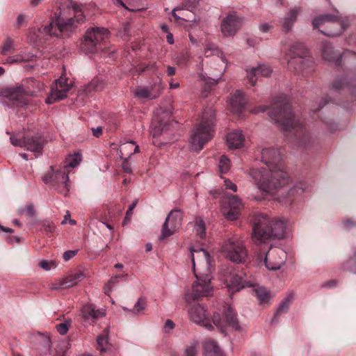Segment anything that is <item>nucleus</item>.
Returning <instances> with one entry per match:
<instances>
[{"label": "nucleus", "instance_id": "obj_1", "mask_svg": "<svg viewBox=\"0 0 356 356\" xmlns=\"http://www.w3.org/2000/svg\"><path fill=\"white\" fill-rule=\"evenodd\" d=\"M261 154L266 167L252 169L250 175L264 196L273 195L288 184V175L277 150L264 148Z\"/></svg>", "mask_w": 356, "mask_h": 356}, {"label": "nucleus", "instance_id": "obj_2", "mask_svg": "<svg viewBox=\"0 0 356 356\" xmlns=\"http://www.w3.org/2000/svg\"><path fill=\"white\" fill-rule=\"evenodd\" d=\"M56 4L57 10L50 22L38 29L37 38L70 36L86 20L81 3L72 0H58Z\"/></svg>", "mask_w": 356, "mask_h": 356}, {"label": "nucleus", "instance_id": "obj_3", "mask_svg": "<svg viewBox=\"0 0 356 356\" xmlns=\"http://www.w3.org/2000/svg\"><path fill=\"white\" fill-rule=\"evenodd\" d=\"M189 320L209 330L213 328L211 321L222 332L238 330L240 328L236 314L229 305L223 306L222 311L216 312L212 318L205 305L197 303L188 309Z\"/></svg>", "mask_w": 356, "mask_h": 356}, {"label": "nucleus", "instance_id": "obj_4", "mask_svg": "<svg viewBox=\"0 0 356 356\" xmlns=\"http://www.w3.org/2000/svg\"><path fill=\"white\" fill-rule=\"evenodd\" d=\"M286 229V221L270 218L264 214H257L252 222L251 239L257 245L266 243L273 238H283Z\"/></svg>", "mask_w": 356, "mask_h": 356}, {"label": "nucleus", "instance_id": "obj_5", "mask_svg": "<svg viewBox=\"0 0 356 356\" xmlns=\"http://www.w3.org/2000/svg\"><path fill=\"white\" fill-rule=\"evenodd\" d=\"M81 159L79 153L69 155L58 167L50 166L49 171L42 177L43 181L51 184L59 193L67 195L70 188L69 174L72 168L79 165Z\"/></svg>", "mask_w": 356, "mask_h": 356}, {"label": "nucleus", "instance_id": "obj_6", "mask_svg": "<svg viewBox=\"0 0 356 356\" xmlns=\"http://www.w3.org/2000/svg\"><path fill=\"white\" fill-rule=\"evenodd\" d=\"M215 112L212 108H206L201 116L200 122L194 128L190 138V149L199 152L213 136Z\"/></svg>", "mask_w": 356, "mask_h": 356}, {"label": "nucleus", "instance_id": "obj_7", "mask_svg": "<svg viewBox=\"0 0 356 356\" xmlns=\"http://www.w3.org/2000/svg\"><path fill=\"white\" fill-rule=\"evenodd\" d=\"M196 281L193 282L191 288L185 293V300L188 302L201 299L204 297L212 296L213 286L212 284V272L200 271L194 273Z\"/></svg>", "mask_w": 356, "mask_h": 356}, {"label": "nucleus", "instance_id": "obj_8", "mask_svg": "<svg viewBox=\"0 0 356 356\" xmlns=\"http://www.w3.org/2000/svg\"><path fill=\"white\" fill-rule=\"evenodd\" d=\"M221 250L225 257L234 263H245L248 257V250L241 236L228 238Z\"/></svg>", "mask_w": 356, "mask_h": 356}, {"label": "nucleus", "instance_id": "obj_9", "mask_svg": "<svg viewBox=\"0 0 356 356\" xmlns=\"http://www.w3.org/2000/svg\"><path fill=\"white\" fill-rule=\"evenodd\" d=\"M268 115L284 131L294 130L296 133L301 124L299 120H295L291 108L288 104L277 106L276 108H273L268 112Z\"/></svg>", "mask_w": 356, "mask_h": 356}, {"label": "nucleus", "instance_id": "obj_10", "mask_svg": "<svg viewBox=\"0 0 356 356\" xmlns=\"http://www.w3.org/2000/svg\"><path fill=\"white\" fill-rule=\"evenodd\" d=\"M108 31L102 27L88 29L81 42V50L84 52L95 53L102 48V44L108 38Z\"/></svg>", "mask_w": 356, "mask_h": 356}, {"label": "nucleus", "instance_id": "obj_11", "mask_svg": "<svg viewBox=\"0 0 356 356\" xmlns=\"http://www.w3.org/2000/svg\"><path fill=\"white\" fill-rule=\"evenodd\" d=\"M11 144L15 147H24L27 151L35 154V157H38L41 154L44 140L40 135L30 136L29 135L23 136L21 134H13L10 137Z\"/></svg>", "mask_w": 356, "mask_h": 356}, {"label": "nucleus", "instance_id": "obj_12", "mask_svg": "<svg viewBox=\"0 0 356 356\" xmlns=\"http://www.w3.org/2000/svg\"><path fill=\"white\" fill-rule=\"evenodd\" d=\"M313 26L314 28H319L321 26L327 25V27L337 29L336 31H328L325 32L320 30L323 34L329 36H337L341 34L342 31L348 26L341 20L338 15H321L313 20Z\"/></svg>", "mask_w": 356, "mask_h": 356}, {"label": "nucleus", "instance_id": "obj_13", "mask_svg": "<svg viewBox=\"0 0 356 356\" xmlns=\"http://www.w3.org/2000/svg\"><path fill=\"white\" fill-rule=\"evenodd\" d=\"M183 215L180 210H172L168 215L161 229L160 240H164L175 234L181 227Z\"/></svg>", "mask_w": 356, "mask_h": 356}, {"label": "nucleus", "instance_id": "obj_14", "mask_svg": "<svg viewBox=\"0 0 356 356\" xmlns=\"http://www.w3.org/2000/svg\"><path fill=\"white\" fill-rule=\"evenodd\" d=\"M194 273L213 271L210 254L203 248H191Z\"/></svg>", "mask_w": 356, "mask_h": 356}, {"label": "nucleus", "instance_id": "obj_15", "mask_svg": "<svg viewBox=\"0 0 356 356\" xmlns=\"http://www.w3.org/2000/svg\"><path fill=\"white\" fill-rule=\"evenodd\" d=\"M286 257V252L283 249L270 247L265 254L264 262L268 269L278 270L285 264Z\"/></svg>", "mask_w": 356, "mask_h": 356}, {"label": "nucleus", "instance_id": "obj_16", "mask_svg": "<svg viewBox=\"0 0 356 356\" xmlns=\"http://www.w3.org/2000/svg\"><path fill=\"white\" fill-rule=\"evenodd\" d=\"M222 204L223 215L226 219L229 220L238 219L243 208L242 202L238 196H227Z\"/></svg>", "mask_w": 356, "mask_h": 356}, {"label": "nucleus", "instance_id": "obj_17", "mask_svg": "<svg viewBox=\"0 0 356 356\" xmlns=\"http://www.w3.org/2000/svg\"><path fill=\"white\" fill-rule=\"evenodd\" d=\"M83 273L78 270L72 273L66 277L56 280L49 284V289L51 290L65 289L76 286L79 282L84 279Z\"/></svg>", "mask_w": 356, "mask_h": 356}, {"label": "nucleus", "instance_id": "obj_18", "mask_svg": "<svg viewBox=\"0 0 356 356\" xmlns=\"http://www.w3.org/2000/svg\"><path fill=\"white\" fill-rule=\"evenodd\" d=\"M70 88L71 85L67 83V79L61 76L56 81L55 86L52 88L49 96L46 99V103L51 104L56 101L63 99L67 97V93Z\"/></svg>", "mask_w": 356, "mask_h": 356}, {"label": "nucleus", "instance_id": "obj_19", "mask_svg": "<svg viewBox=\"0 0 356 356\" xmlns=\"http://www.w3.org/2000/svg\"><path fill=\"white\" fill-rule=\"evenodd\" d=\"M31 91H25L21 86L7 88L0 92V96H3L11 100L17 102V105L23 106L27 104L28 95H32Z\"/></svg>", "mask_w": 356, "mask_h": 356}, {"label": "nucleus", "instance_id": "obj_20", "mask_svg": "<svg viewBox=\"0 0 356 356\" xmlns=\"http://www.w3.org/2000/svg\"><path fill=\"white\" fill-rule=\"evenodd\" d=\"M242 26V19L235 14L225 17L221 23V31L224 36H232L236 34Z\"/></svg>", "mask_w": 356, "mask_h": 356}, {"label": "nucleus", "instance_id": "obj_21", "mask_svg": "<svg viewBox=\"0 0 356 356\" xmlns=\"http://www.w3.org/2000/svg\"><path fill=\"white\" fill-rule=\"evenodd\" d=\"M252 285V282L248 279L245 274H232L227 280V287L229 291L234 293Z\"/></svg>", "mask_w": 356, "mask_h": 356}, {"label": "nucleus", "instance_id": "obj_22", "mask_svg": "<svg viewBox=\"0 0 356 356\" xmlns=\"http://www.w3.org/2000/svg\"><path fill=\"white\" fill-rule=\"evenodd\" d=\"M218 58L222 63V65L218 69V74H213L214 77H209L203 73L199 74V78L203 83L202 86L204 92L210 90L213 86H216L218 83L219 80L222 76L223 72L225 71L226 60L223 56L218 57Z\"/></svg>", "mask_w": 356, "mask_h": 356}, {"label": "nucleus", "instance_id": "obj_23", "mask_svg": "<svg viewBox=\"0 0 356 356\" xmlns=\"http://www.w3.org/2000/svg\"><path fill=\"white\" fill-rule=\"evenodd\" d=\"M290 53L292 56V60L289 61L290 66L295 63L298 62L303 64L310 60L309 52L303 44H297L293 45L290 49Z\"/></svg>", "mask_w": 356, "mask_h": 356}, {"label": "nucleus", "instance_id": "obj_24", "mask_svg": "<svg viewBox=\"0 0 356 356\" xmlns=\"http://www.w3.org/2000/svg\"><path fill=\"white\" fill-rule=\"evenodd\" d=\"M81 314L86 322L90 323L92 321L105 316V309H97L94 305L88 303L81 309Z\"/></svg>", "mask_w": 356, "mask_h": 356}, {"label": "nucleus", "instance_id": "obj_25", "mask_svg": "<svg viewBox=\"0 0 356 356\" xmlns=\"http://www.w3.org/2000/svg\"><path fill=\"white\" fill-rule=\"evenodd\" d=\"M272 72L270 67L264 65H260L257 67L247 69V77L252 86H254L257 81V76H268Z\"/></svg>", "mask_w": 356, "mask_h": 356}, {"label": "nucleus", "instance_id": "obj_26", "mask_svg": "<svg viewBox=\"0 0 356 356\" xmlns=\"http://www.w3.org/2000/svg\"><path fill=\"white\" fill-rule=\"evenodd\" d=\"M226 142L229 149H239L244 146L245 138L241 131L234 130L227 134Z\"/></svg>", "mask_w": 356, "mask_h": 356}, {"label": "nucleus", "instance_id": "obj_27", "mask_svg": "<svg viewBox=\"0 0 356 356\" xmlns=\"http://www.w3.org/2000/svg\"><path fill=\"white\" fill-rule=\"evenodd\" d=\"M250 287L253 288L254 295L257 297L260 304L268 303L273 297L271 293L262 286L255 285L252 283Z\"/></svg>", "mask_w": 356, "mask_h": 356}, {"label": "nucleus", "instance_id": "obj_28", "mask_svg": "<svg viewBox=\"0 0 356 356\" xmlns=\"http://www.w3.org/2000/svg\"><path fill=\"white\" fill-rule=\"evenodd\" d=\"M233 112L239 113L245 104V100L242 91L237 90L231 97L229 100Z\"/></svg>", "mask_w": 356, "mask_h": 356}, {"label": "nucleus", "instance_id": "obj_29", "mask_svg": "<svg viewBox=\"0 0 356 356\" xmlns=\"http://www.w3.org/2000/svg\"><path fill=\"white\" fill-rule=\"evenodd\" d=\"M172 15L177 22L183 20L185 22H194L195 17L194 14L188 10L183 9L179 7L174 8L172 11Z\"/></svg>", "mask_w": 356, "mask_h": 356}, {"label": "nucleus", "instance_id": "obj_30", "mask_svg": "<svg viewBox=\"0 0 356 356\" xmlns=\"http://www.w3.org/2000/svg\"><path fill=\"white\" fill-rule=\"evenodd\" d=\"M203 349L204 356H221L216 342L211 339H207L203 342Z\"/></svg>", "mask_w": 356, "mask_h": 356}, {"label": "nucleus", "instance_id": "obj_31", "mask_svg": "<svg viewBox=\"0 0 356 356\" xmlns=\"http://www.w3.org/2000/svg\"><path fill=\"white\" fill-rule=\"evenodd\" d=\"M322 56L323 59L326 60L338 63L340 54L334 51L330 43L325 42L323 44Z\"/></svg>", "mask_w": 356, "mask_h": 356}, {"label": "nucleus", "instance_id": "obj_32", "mask_svg": "<svg viewBox=\"0 0 356 356\" xmlns=\"http://www.w3.org/2000/svg\"><path fill=\"white\" fill-rule=\"evenodd\" d=\"M115 3L128 10L138 11L144 9L143 0H115Z\"/></svg>", "mask_w": 356, "mask_h": 356}, {"label": "nucleus", "instance_id": "obj_33", "mask_svg": "<svg viewBox=\"0 0 356 356\" xmlns=\"http://www.w3.org/2000/svg\"><path fill=\"white\" fill-rule=\"evenodd\" d=\"M300 11V8L291 9L288 13L287 17L283 19V29L285 31H289L291 29Z\"/></svg>", "mask_w": 356, "mask_h": 356}, {"label": "nucleus", "instance_id": "obj_34", "mask_svg": "<svg viewBox=\"0 0 356 356\" xmlns=\"http://www.w3.org/2000/svg\"><path fill=\"white\" fill-rule=\"evenodd\" d=\"M108 329H105L102 334L97 337V349L102 353L106 352L110 348V345L108 341Z\"/></svg>", "mask_w": 356, "mask_h": 356}, {"label": "nucleus", "instance_id": "obj_35", "mask_svg": "<svg viewBox=\"0 0 356 356\" xmlns=\"http://www.w3.org/2000/svg\"><path fill=\"white\" fill-rule=\"evenodd\" d=\"M133 149V152H131L129 156L130 157L133 154L137 153L139 152V147L136 145L134 141H128L125 143L122 144L120 146V156L121 159L126 154V152L128 151H131Z\"/></svg>", "mask_w": 356, "mask_h": 356}, {"label": "nucleus", "instance_id": "obj_36", "mask_svg": "<svg viewBox=\"0 0 356 356\" xmlns=\"http://www.w3.org/2000/svg\"><path fill=\"white\" fill-rule=\"evenodd\" d=\"M134 95L140 99H155L159 97V94H152L151 90L145 87H137Z\"/></svg>", "mask_w": 356, "mask_h": 356}, {"label": "nucleus", "instance_id": "obj_37", "mask_svg": "<svg viewBox=\"0 0 356 356\" xmlns=\"http://www.w3.org/2000/svg\"><path fill=\"white\" fill-rule=\"evenodd\" d=\"M146 307V302L143 298H139L138 301L134 305V307L132 309H127L124 307L123 309L124 311H127L133 315H139L140 314L143 310Z\"/></svg>", "mask_w": 356, "mask_h": 356}, {"label": "nucleus", "instance_id": "obj_38", "mask_svg": "<svg viewBox=\"0 0 356 356\" xmlns=\"http://www.w3.org/2000/svg\"><path fill=\"white\" fill-rule=\"evenodd\" d=\"M292 299H293L292 295H289L281 302V303L275 313V316H277L278 315H281L282 314H285L288 312V310L289 309V306L292 301Z\"/></svg>", "mask_w": 356, "mask_h": 356}, {"label": "nucleus", "instance_id": "obj_39", "mask_svg": "<svg viewBox=\"0 0 356 356\" xmlns=\"http://www.w3.org/2000/svg\"><path fill=\"white\" fill-rule=\"evenodd\" d=\"M230 168V161L225 155L220 156L218 163V169L220 173H227Z\"/></svg>", "mask_w": 356, "mask_h": 356}, {"label": "nucleus", "instance_id": "obj_40", "mask_svg": "<svg viewBox=\"0 0 356 356\" xmlns=\"http://www.w3.org/2000/svg\"><path fill=\"white\" fill-rule=\"evenodd\" d=\"M195 230L197 235L200 236V238H204L205 236V226L204 222L200 218H197L195 220Z\"/></svg>", "mask_w": 356, "mask_h": 356}, {"label": "nucleus", "instance_id": "obj_41", "mask_svg": "<svg viewBox=\"0 0 356 356\" xmlns=\"http://www.w3.org/2000/svg\"><path fill=\"white\" fill-rule=\"evenodd\" d=\"M305 191V184L300 182L291 188L288 193L289 196L299 195Z\"/></svg>", "mask_w": 356, "mask_h": 356}, {"label": "nucleus", "instance_id": "obj_42", "mask_svg": "<svg viewBox=\"0 0 356 356\" xmlns=\"http://www.w3.org/2000/svg\"><path fill=\"white\" fill-rule=\"evenodd\" d=\"M120 277L119 275H114L109 280L104 288L105 294L110 295L112 291L113 286L119 282Z\"/></svg>", "mask_w": 356, "mask_h": 356}, {"label": "nucleus", "instance_id": "obj_43", "mask_svg": "<svg viewBox=\"0 0 356 356\" xmlns=\"http://www.w3.org/2000/svg\"><path fill=\"white\" fill-rule=\"evenodd\" d=\"M102 87V81H100L99 79H95L86 86V91L90 92L93 90H101Z\"/></svg>", "mask_w": 356, "mask_h": 356}, {"label": "nucleus", "instance_id": "obj_44", "mask_svg": "<svg viewBox=\"0 0 356 356\" xmlns=\"http://www.w3.org/2000/svg\"><path fill=\"white\" fill-rule=\"evenodd\" d=\"M17 213L19 215L27 214L29 216H33L35 213L33 204H30L26 207L19 208Z\"/></svg>", "mask_w": 356, "mask_h": 356}, {"label": "nucleus", "instance_id": "obj_45", "mask_svg": "<svg viewBox=\"0 0 356 356\" xmlns=\"http://www.w3.org/2000/svg\"><path fill=\"white\" fill-rule=\"evenodd\" d=\"M40 229L43 232H45L46 233L51 234L55 231V225L51 221L44 220L40 222Z\"/></svg>", "mask_w": 356, "mask_h": 356}, {"label": "nucleus", "instance_id": "obj_46", "mask_svg": "<svg viewBox=\"0 0 356 356\" xmlns=\"http://www.w3.org/2000/svg\"><path fill=\"white\" fill-rule=\"evenodd\" d=\"M13 49V41L10 38H7L1 47L0 53L2 55H6L8 52Z\"/></svg>", "mask_w": 356, "mask_h": 356}, {"label": "nucleus", "instance_id": "obj_47", "mask_svg": "<svg viewBox=\"0 0 356 356\" xmlns=\"http://www.w3.org/2000/svg\"><path fill=\"white\" fill-rule=\"evenodd\" d=\"M198 350V343L193 342L185 350L186 356H196Z\"/></svg>", "mask_w": 356, "mask_h": 356}, {"label": "nucleus", "instance_id": "obj_48", "mask_svg": "<svg viewBox=\"0 0 356 356\" xmlns=\"http://www.w3.org/2000/svg\"><path fill=\"white\" fill-rule=\"evenodd\" d=\"M13 57H14V60H18L17 63H22L32 60L33 55L31 54H20L18 55L13 56Z\"/></svg>", "mask_w": 356, "mask_h": 356}, {"label": "nucleus", "instance_id": "obj_49", "mask_svg": "<svg viewBox=\"0 0 356 356\" xmlns=\"http://www.w3.org/2000/svg\"><path fill=\"white\" fill-rule=\"evenodd\" d=\"M129 156L127 158H122V168L124 172L131 174L132 172L131 163H129Z\"/></svg>", "mask_w": 356, "mask_h": 356}, {"label": "nucleus", "instance_id": "obj_50", "mask_svg": "<svg viewBox=\"0 0 356 356\" xmlns=\"http://www.w3.org/2000/svg\"><path fill=\"white\" fill-rule=\"evenodd\" d=\"M218 49L216 48L214 44H209L208 45L204 50V55L207 57H209L210 56H212L215 54L216 53H218Z\"/></svg>", "mask_w": 356, "mask_h": 356}, {"label": "nucleus", "instance_id": "obj_51", "mask_svg": "<svg viewBox=\"0 0 356 356\" xmlns=\"http://www.w3.org/2000/svg\"><path fill=\"white\" fill-rule=\"evenodd\" d=\"M40 266L42 268L46 270H49L52 268L55 267V263L54 261H46V260H42L40 263Z\"/></svg>", "mask_w": 356, "mask_h": 356}, {"label": "nucleus", "instance_id": "obj_52", "mask_svg": "<svg viewBox=\"0 0 356 356\" xmlns=\"http://www.w3.org/2000/svg\"><path fill=\"white\" fill-rule=\"evenodd\" d=\"M224 184L227 189H230L234 192H236L237 191V186L236 185L233 183L229 179H224Z\"/></svg>", "mask_w": 356, "mask_h": 356}, {"label": "nucleus", "instance_id": "obj_53", "mask_svg": "<svg viewBox=\"0 0 356 356\" xmlns=\"http://www.w3.org/2000/svg\"><path fill=\"white\" fill-rule=\"evenodd\" d=\"M56 330L60 334L64 335L68 331V326L66 323H60L56 325Z\"/></svg>", "mask_w": 356, "mask_h": 356}, {"label": "nucleus", "instance_id": "obj_54", "mask_svg": "<svg viewBox=\"0 0 356 356\" xmlns=\"http://www.w3.org/2000/svg\"><path fill=\"white\" fill-rule=\"evenodd\" d=\"M175 327V323L170 319L165 321L164 324V330L165 332H170Z\"/></svg>", "mask_w": 356, "mask_h": 356}, {"label": "nucleus", "instance_id": "obj_55", "mask_svg": "<svg viewBox=\"0 0 356 356\" xmlns=\"http://www.w3.org/2000/svg\"><path fill=\"white\" fill-rule=\"evenodd\" d=\"M76 253L77 250H68L63 253V257L65 261H69L73 257H74Z\"/></svg>", "mask_w": 356, "mask_h": 356}, {"label": "nucleus", "instance_id": "obj_56", "mask_svg": "<svg viewBox=\"0 0 356 356\" xmlns=\"http://www.w3.org/2000/svg\"><path fill=\"white\" fill-rule=\"evenodd\" d=\"M25 17L26 16L24 14L19 15L16 21V26L19 27L20 26H22L25 22Z\"/></svg>", "mask_w": 356, "mask_h": 356}, {"label": "nucleus", "instance_id": "obj_57", "mask_svg": "<svg viewBox=\"0 0 356 356\" xmlns=\"http://www.w3.org/2000/svg\"><path fill=\"white\" fill-rule=\"evenodd\" d=\"M271 29V26L269 24L264 23L260 24L259 30L263 33L268 32Z\"/></svg>", "mask_w": 356, "mask_h": 356}, {"label": "nucleus", "instance_id": "obj_58", "mask_svg": "<svg viewBox=\"0 0 356 356\" xmlns=\"http://www.w3.org/2000/svg\"><path fill=\"white\" fill-rule=\"evenodd\" d=\"M93 136L98 138L102 134V128L98 127L97 128H92Z\"/></svg>", "mask_w": 356, "mask_h": 356}, {"label": "nucleus", "instance_id": "obj_59", "mask_svg": "<svg viewBox=\"0 0 356 356\" xmlns=\"http://www.w3.org/2000/svg\"><path fill=\"white\" fill-rule=\"evenodd\" d=\"M136 204H137V201H135L129 207L127 211V216H132V212H133V210L136 207Z\"/></svg>", "mask_w": 356, "mask_h": 356}, {"label": "nucleus", "instance_id": "obj_60", "mask_svg": "<svg viewBox=\"0 0 356 356\" xmlns=\"http://www.w3.org/2000/svg\"><path fill=\"white\" fill-rule=\"evenodd\" d=\"M44 1L45 0H30V5L32 7H36Z\"/></svg>", "mask_w": 356, "mask_h": 356}, {"label": "nucleus", "instance_id": "obj_61", "mask_svg": "<svg viewBox=\"0 0 356 356\" xmlns=\"http://www.w3.org/2000/svg\"><path fill=\"white\" fill-rule=\"evenodd\" d=\"M166 39H167V42H168L170 44H174V38H173V35H172L170 32H168L167 35H166Z\"/></svg>", "mask_w": 356, "mask_h": 356}, {"label": "nucleus", "instance_id": "obj_62", "mask_svg": "<svg viewBox=\"0 0 356 356\" xmlns=\"http://www.w3.org/2000/svg\"><path fill=\"white\" fill-rule=\"evenodd\" d=\"M167 74L168 76H172L175 74V68L172 66L167 67Z\"/></svg>", "mask_w": 356, "mask_h": 356}, {"label": "nucleus", "instance_id": "obj_63", "mask_svg": "<svg viewBox=\"0 0 356 356\" xmlns=\"http://www.w3.org/2000/svg\"><path fill=\"white\" fill-rule=\"evenodd\" d=\"M344 225L347 229H350L354 225V223L351 220L348 219L344 221Z\"/></svg>", "mask_w": 356, "mask_h": 356}, {"label": "nucleus", "instance_id": "obj_64", "mask_svg": "<svg viewBox=\"0 0 356 356\" xmlns=\"http://www.w3.org/2000/svg\"><path fill=\"white\" fill-rule=\"evenodd\" d=\"M17 60H14V57L13 56H9L6 58V61H5V63H8V64H13V63H17Z\"/></svg>", "mask_w": 356, "mask_h": 356}]
</instances>
